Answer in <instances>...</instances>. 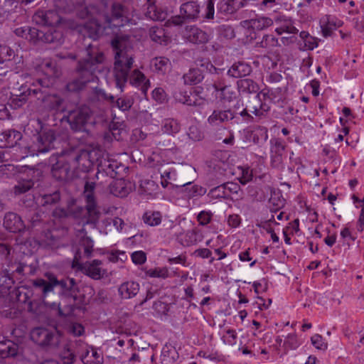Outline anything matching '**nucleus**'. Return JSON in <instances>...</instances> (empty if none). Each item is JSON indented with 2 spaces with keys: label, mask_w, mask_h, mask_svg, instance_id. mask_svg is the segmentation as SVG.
Segmentation results:
<instances>
[{
  "label": "nucleus",
  "mask_w": 364,
  "mask_h": 364,
  "mask_svg": "<svg viewBox=\"0 0 364 364\" xmlns=\"http://www.w3.org/2000/svg\"><path fill=\"white\" fill-rule=\"evenodd\" d=\"M79 16L88 19L85 29L87 36L94 40L102 35L107 28L121 27L128 21L125 7L111 0H101L99 6H86L80 11Z\"/></svg>",
  "instance_id": "obj_1"
},
{
  "label": "nucleus",
  "mask_w": 364,
  "mask_h": 364,
  "mask_svg": "<svg viewBox=\"0 0 364 364\" xmlns=\"http://www.w3.org/2000/svg\"><path fill=\"white\" fill-rule=\"evenodd\" d=\"M112 46L115 53L114 75L116 87L123 91V87L129 79L131 85L141 87L142 92L146 93L150 83L144 73L136 69L129 77V72L134 63L129 38L127 36H117L112 41Z\"/></svg>",
  "instance_id": "obj_2"
},
{
  "label": "nucleus",
  "mask_w": 364,
  "mask_h": 364,
  "mask_svg": "<svg viewBox=\"0 0 364 364\" xmlns=\"http://www.w3.org/2000/svg\"><path fill=\"white\" fill-rule=\"evenodd\" d=\"M105 57L102 50L94 45L88 44L83 58L78 61L76 68L77 77L66 85V90L78 92L85 89L87 84L97 79V73L103 69Z\"/></svg>",
  "instance_id": "obj_3"
},
{
  "label": "nucleus",
  "mask_w": 364,
  "mask_h": 364,
  "mask_svg": "<svg viewBox=\"0 0 364 364\" xmlns=\"http://www.w3.org/2000/svg\"><path fill=\"white\" fill-rule=\"evenodd\" d=\"M43 87L31 88L30 85L23 83L18 86V82L11 88V103L14 107H21L29 98L33 97L41 100L43 107L47 110L54 112H61L65 110V101L57 94H46Z\"/></svg>",
  "instance_id": "obj_4"
},
{
  "label": "nucleus",
  "mask_w": 364,
  "mask_h": 364,
  "mask_svg": "<svg viewBox=\"0 0 364 364\" xmlns=\"http://www.w3.org/2000/svg\"><path fill=\"white\" fill-rule=\"evenodd\" d=\"M46 275L48 279V282L43 279H37L33 282L34 288L39 290L43 296H46L48 294L53 291L55 287L59 286L61 287L63 294L71 297L74 301L77 300L78 288L75 279L66 278L58 280L51 273H48Z\"/></svg>",
  "instance_id": "obj_5"
},
{
  "label": "nucleus",
  "mask_w": 364,
  "mask_h": 364,
  "mask_svg": "<svg viewBox=\"0 0 364 364\" xmlns=\"http://www.w3.org/2000/svg\"><path fill=\"white\" fill-rule=\"evenodd\" d=\"M270 111V106L260 99V93L248 100L245 107L240 111L237 109V115L240 117V122L249 124L256 122V119L265 117Z\"/></svg>",
  "instance_id": "obj_6"
},
{
  "label": "nucleus",
  "mask_w": 364,
  "mask_h": 364,
  "mask_svg": "<svg viewBox=\"0 0 364 364\" xmlns=\"http://www.w3.org/2000/svg\"><path fill=\"white\" fill-rule=\"evenodd\" d=\"M1 271L5 277L10 280V286L15 284L16 282H21L27 277L34 274L36 268L32 264H27L17 260H9V262H2Z\"/></svg>",
  "instance_id": "obj_7"
},
{
  "label": "nucleus",
  "mask_w": 364,
  "mask_h": 364,
  "mask_svg": "<svg viewBox=\"0 0 364 364\" xmlns=\"http://www.w3.org/2000/svg\"><path fill=\"white\" fill-rule=\"evenodd\" d=\"M68 353L67 363H73L76 356H79L84 364H101L102 360V358L96 349L88 346L81 341L75 343L74 352L69 351Z\"/></svg>",
  "instance_id": "obj_8"
},
{
  "label": "nucleus",
  "mask_w": 364,
  "mask_h": 364,
  "mask_svg": "<svg viewBox=\"0 0 364 364\" xmlns=\"http://www.w3.org/2000/svg\"><path fill=\"white\" fill-rule=\"evenodd\" d=\"M30 336L34 343L47 349L56 348L60 343V336L55 330L38 327L31 331Z\"/></svg>",
  "instance_id": "obj_9"
},
{
  "label": "nucleus",
  "mask_w": 364,
  "mask_h": 364,
  "mask_svg": "<svg viewBox=\"0 0 364 364\" xmlns=\"http://www.w3.org/2000/svg\"><path fill=\"white\" fill-rule=\"evenodd\" d=\"M231 121L232 123H239L240 117L237 115V109H235L226 107H216L207 119V123L213 127L225 124Z\"/></svg>",
  "instance_id": "obj_10"
},
{
  "label": "nucleus",
  "mask_w": 364,
  "mask_h": 364,
  "mask_svg": "<svg viewBox=\"0 0 364 364\" xmlns=\"http://www.w3.org/2000/svg\"><path fill=\"white\" fill-rule=\"evenodd\" d=\"M200 8L197 1H188L181 5L180 14L172 17L171 23L179 26L186 22L196 21L200 18Z\"/></svg>",
  "instance_id": "obj_11"
},
{
  "label": "nucleus",
  "mask_w": 364,
  "mask_h": 364,
  "mask_svg": "<svg viewBox=\"0 0 364 364\" xmlns=\"http://www.w3.org/2000/svg\"><path fill=\"white\" fill-rule=\"evenodd\" d=\"M95 186V184L92 182H86L85 184L83 196L86 201L85 210L87 215V224H96L100 217V212L97 209V203L94 196Z\"/></svg>",
  "instance_id": "obj_12"
},
{
  "label": "nucleus",
  "mask_w": 364,
  "mask_h": 364,
  "mask_svg": "<svg viewBox=\"0 0 364 364\" xmlns=\"http://www.w3.org/2000/svg\"><path fill=\"white\" fill-rule=\"evenodd\" d=\"M90 114L91 110L90 107L82 105L70 110L65 117L73 130L81 131L87 122Z\"/></svg>",
  "instance_id": "obj_13"
},
{
  "label": "nucleus",
  "mask_w": 364,
  "mask_h": 364,
  "mask_svg": "<svg viewBox=\"0 0 364 364\" xmlns=\"http://www.w3.org/2000/svg\"><path fill=\"white\" fill-rule=\"evenodd\" d=\"M274 24L273 19L264 16H256L255 18L242 21L240 25L247 30V36L250 40L257 38V31H261Z\"/></svg>",
  "instance_id": "obj_14"
},
{
  "label": "nucleus",
  "mask_w": 364,
  "mask_h": 364,
  "mask_svg": "<svg viewBox=\"0 0 364 364\" xmlns=\"http://www.w3.org/2000/svg\"><path fill=\"white\" fill-rule=\"evenodd\" d=\"M55 142V132L52 129L42 132L36 136V141L31 146V153L38 154L46 153L54 149Z\"/></svg>",
  "instance_id": "obj_15"
},
{
  "label": "nucleus",
  "mask_w": 364,
  "mask_h": 364,
  "mask_svg": "<svg viewBox=\"0 0 364 364\" xmlns=\"http://www.w3.org/2000/svg\"><path fill=\"white\" fill-rule=\"evenodd\" d=\"M199 87L192 88L190 91L179 90L174 93L175 100L183 105L202 108L206 103V100L200 96Z\"/></svg>",
  "instance_id": "obj_16"
},
{
  "label": "nucleus",
  "mask_w": 364,
  "mask_h": 364,
  "mask_svg": "<svg viewBox=\"0 0 364 364\" xmlns=\"http://www.w3.org/2000/svg\"><path fill=\"white\" fill-rule=\"evenodd\" d=\"M52 215L55 220L65 223L72 218H85V223L87 218L86 211L82 207L68 204L66 208L56 207L52 212Z\"/></svg>",
  "instance_id": "obj_17"
},
{
  "label": "nucleus",
  "mask_w": 364,
  "mask_h": 364,
  "mask_svg": "<svg viewBox=\"0 0 364 364\" xmlns=\"http://www.w3.org/2000/svg\"><path fill=\"white\" fill-rule=\"evenodd\" d=\"M124 166L117 160L111 158H102L98 160L97 177L101 174L102 176H109L114 178L119 176Z\"/></svg>",
  "instance_id": "obj_18"
},
{
  "label": "nucleus",
  "mask_w": 364,
  "mask_h": 364,
  "mask_svg": "<svg viewBox=\"0 0 364 364\" xmlns=\"http://www.w3.org/2000/svg\"><path fill=\"white\" fill-rule=\"evenodd\" d=\"M26 197L28 198L23 200L25 205L31 207L36 203L46 209H50L60 201V193L58 191H55L51 193L41 194L37 197L33 196H26Z\"/></svg>",
  "instance_id": "obj_19"
},
{
  "label": "nucleus",
  "mask_w": 364,
  "mask_h": 364,
  "mask_svg": "<svg viewBox=\"0 0 364 364\" xmlns=\"http://www.w3.org/2000/svg\"><path fill=\"white\" fill-rule=\"evenodd\" d=\"M270 159L272 167L282 169L284 168L285 155V145L279 139L270 140Z\"/></svg>",
  "instance_id": "obj_20"
},
{
  "label": "nucleus",
  "mask_w": 364,
  "mask_h": 364,
  "mask_svg": "<svg viewBox=\"0 0 364 364\" xmlns=\"http://www.w3.org/2000/svg\"><path fill=\"white\" fill-rule=\"evenodd\" d=\"M183 37L193 44H204L209 41L208 34L196 26H187L183 31Z\"/></svg>",
  "instance_id": "obj_21"
},
{
  "label": "nucleus",
  "mask_w": 364,
  "mask_h": 364,
  "mask_svg": "<svg viewBox=\"0 0 364 364\" xmlns=\"http://www.w3.org/2000/svg\"><path fill=\"white\" fill-rule=\"evenodd\" d=\"M275 26V32L277 35L282 36L284 33L296 34L299 30L294 26V22L284 15H279L273 20Z\"/></svg>",
  "instance_id": "obj_22"
},
{
  "label": "nucleus",
  "mask_w": 364,
  "mask_h": 364,
  "mask_svg": "<svg viewBox=\"0 0 364 364\" xmlns=\"http://www.w3.org/2000/svg\"><path fill=\"white\" fill-rule=\"evenodd\" d=\"M3 225L7 230L14 233L21 232L26 228L21 217L14 212H8L4 215Z\"/></svg>",
  "instance_id": "obj_23"
},
{
  "label": "nucleus",
  "mask_w": 364,
  "mask_h": 364,
  "mask_svg": "<svg viewBox=\"0 0 364 364\" xmlns=\"http://www.w3.org/2000/svg\"><path fill=\"white\" fill-rule=\"evenodd\" d=\"M60 16L53 10H38L33 16V21L38 25L53 26L60 22Z\"/></svg>",
  "instance_id": "obj_24"
},
{
  "label": "nucleus",
  "mask_w": 364,
  "mask_h": 364,
  "mask_svg": "<svg viewBox=\"0 0 364 364\" xmlns=\"http://www.w3.org/2000/svg\"><path fill=\"white\" fill-rule=\"evenodd\" d=\"M147 4L145 13L147 18L153 21H164L170 11L167 8H162L156 4L159 0H145Z\"/></svg>",
  "instance_id": "obj_25"
},
{
  "label": "nucleus",
  "mask_w": 364,
  "mask_h": 364,
  "mask_svg": "<svg viewBox=\"0 0 364 364\" xmlns=\"http://www.w3.org/2000/svg\"><path fill=\"white\" fill-rule=\"evenodd\" d=\"M38 41L53 43L58 46L63 43V35L60 31L55 28H48L46 31L39 30Z\"/></svg>",
  "instance_id": "obj_26"
},
{
  "label": "nucleus",
  "mask_w": 364,
  "mask_h": 364,
  "mask_svg": "<svg viewBox=\"0 0 364 364\" xmlns=\"http://www.w3.org/2000/svg\"><path fill=\"white\" fill-rule=\"evenodd\" d=\"M22 139V134L16 129H7L0 133V147L11 148L16 146Z\"/></svg>",
  "instance_id": "obj_27"
},
{
  "label": "nucleus",
  "mask_w": 364,
  "mask_h": 364,
  "mask_svg": "<svg viewBox=\"0 0 364 364\" xmlns=\"http://www.w3.org/2000/svg\"><path fill=\"white\" fill-rule=\"evenodd\" d=\"M242 6V0H218L217 3L218 14L225 16L235 14Z\"/></svg>",
  "instance_id": "obj_28"
},
{
  "label": "nucleus",
  "mask_w": 364,
  "mask_h": 364,
  "mask_svg": "<svg viewBox=\"0 0 364 364\" xmlns=\"http://www.w3.org/2000/svg\"><path fill=\"white\" fill-rule=\"evenodd\" d=\"M140 285L134 281H127L118 287V294L122 299H130L137 295Z\"/></svg>",
  "instance_id": "obj_29"
},
{
  "label": "nucleus",
  "mask_w": 364,
  "mask_h": 364,
  "mask_svg": "<svg viewBox=\"0 0 364 364\" xmlns=\"http://www.w3.org/2000/svg\"><path fill=\"white\" fill-rule=\"evenodd\" d=\"M75 168L83 172H88L93 166L92 152L87 150H81L75 157Z\"/></svg>",
  "instance_id": "obj_30"
},
{
  "label": "nucleus",
  "mask_w": 364,
  "mask_h": 364,
  "mask_svg": "<svg viewBox=\"0 0 364 364\" xmlns=\"http://www.w3.org/2000/svg\"><path fill=\"white\" fill-rule=\"evenodd\" d=\"M321 23L322 34L325 38L331 36L334 30L341 27L343 25L342 21L331 15L324 16L321 19Z\"/></svg>",
  "instance_id": "obj_31"
},
{
  "label": "nucleus",
  "mask_w": 364,
  "mask_h": 364,
  "mask_svg": "<svg viewBox=\"0 0 364 364\" xmlns=\"http://www.w3.org/2000/svg\"><path fill=\"white\" fill-rule=\"evenodd\" d=\"M42 68L48 77L46 79H38L37 82L41 87L47 88L53 84L51 79L58 76V70L55 63L51 60L44 62L42 64Z\"/></svg>",
  "instance_id": "obj_32"
},
{
  "label": "nucleus",
  "mask_w": 364,
  "mask_h": 364,
  "mask_svg": "<svg viewBox=\"0 0 364 364\" xmlns=\"http://www.w3.org/2000/svg\"><path fill=\"white\" fill-rule=\"evenodd\" d=\"M16 299L18 303L27 304V309L30 312H34L33 309V302L31 297L33 296V290L26 286L17 287L14 291Z\"/></svg>",
  "instance_id": "obj_33"
},
{
  "label": "nucleus",
  "mask_w": 364,
  "mask_h": 364,
  "mask_svg": "<svg viewBox=\"0 0 364 364\" xmlns=\"http://www.w3.org/2000/svg\"><path fill=\"white\" fill-rule=\"evenodd\" d=\"M246 138L255 144L262 146L268 139V130L265 127L257 126L252 130L247 132Z\"/></svg>",
  "instance_id": "obj_34"
},
{
  "label": "nucleus",
  "mask_w": 364,
  "mask_h": 364,
  "mask_svg": "<svg viewBox=\"0 0 364 364\" xmlns=\"http://www.w3.org/2000/svg\"><path fill=\"white\" fill-rule=\"evenodd\" d=\"M252 73L251 65L244 61H238L232 64L228 70V75L235 78H242Z\"/></svg>",
  "instance_id": "obj_35"
},
{
  "label": "nucleus",
  "mask_w": 364,
  "mask_h": 364,
  "mask_svg": "<svg viewBox=\"0 0 364 364\" xmlns=\"http://www.w3.org/2000/svg\"><path fill=\"white\" fill-rule=\"evenodd\" d=\"M176 188L181 189V192L184 194V196L188 198L195 196H203L206 193V188L193 184L191 182H187L180 185H176Z\"/></svg>",
  "instance_id": "obj_36"
},
{
  "label": "nucleus",
  "mask_w": 364,
  "mask_h": 364,
  "mask_svg": "<svg viewBox=\"0 0 364 364\" xmlns=\"http://www.w3.org/2000/svg\"><path fill=\"white\" fill-rule=\"evenodd\" d=\"M151 70L158 75H164L171 68V63L166 57H156L150 62Z\"/></svg>",
  "instance_id": "obj_37"
},
{
  "label": "nucleus",
  "mask_w": 364,
  "mask_h": 364,
  "mask_svg": "<svg viewBox=\"0 0 364 364\" xmlns=\"http://www.w3.org/2000/svg\"><path fill=\"white\" fill-rule=\"evenodd\" d=\"M102 262L99 259H94L90 262H86L81 266V269L84 274L93 279H100L102 274L100 265Z\"/></svg>",
  "instance_id": "obj_38"
},
{
  "label": "nucleus",
  "mask_w": 364,
  "mask_h": 364,
  "mask_svg": "<svg viewBox=\"0 0 364 364\" xmlns=\"http://www.w3.org/2000/svg\"><path fill=\"white\" fill-rule=\"evenodd\" d=\"M18 345L9 339L0 341V358L14 357L18 354Z\"/></svg>",
  "instance_id": "obj_39"
},
{
  "label": "nucleus",
  "mask_w": 364,
  "mask_h": 364,
  "mask_svg": "<svg viewBox=\"0 0 364 364\" xmlns=\"http://www.w3.org/2000/svg\"><path fill=\"white\" fill-rule=\"evenodd\" d=\"M14 33L18 37H21L28 41L36 43L38 41L39 30L29 26H23L16 28L14 30Z\"/></svg>",
  "instance_id": "obj_40"
},
{
  "label": "nucleus",
  "mask_w": 364,
  "mask_h": 364,
  "mask_svg": "<svg viewBox=\"0 0 364 364\" xmlns=\"http://www.w3.org/2000/svg\"><path fill=\"white\" fill-rule=\"evenodd\" d=\"M237 86L238 92L242 94L257 93L259 89L257 83L249 78L239 80Z\"/></svg>",
  "instance_id": "obj_41"
},
{
  "label": "nucleus",
  "mask_w": 364,
  "mask_h": 364,
  "mask_svg": "<svg viewBox=\"0 0 364 364\" xmlns=\"http://www.w3.org/2000/svg\"><path fill=\"white\" fill-rule=\"evenodd\" d=\"M299 38L304 43L303 45L298 43L299 49L301 50H312L318 46V39L311 36L308 31H301Z\"/></svg>",
  "instance_id": "obj_42"
},
{
  "label": "nucleus",
  "mask_w": 364,
  "mask_h": 364,
  "mask_svg": "<svg viewBox=\"0 0 364 364\" xmlns=\"http://www.w3.org/2000/svg\"><path fill=\"white\" fill-rule=\"evenodd\" d=\"M204 78L203 72L199 68H191L188 73L183 76L184 83L186 85H196L200 83Z\"/></svg>",
  "instance_id": "obj_43"
},
{
  "label": "nucleus",
  "mask_w": 364,
  "mask_h": 364,
  "mask_svg": "<svg viewBox=\"0 0 364 364\" xmlns=\"http://www.w3.org/2000/svg\"><path fill=\"white\" fill-rule=\"evenodd\" d=\"M181 124L177 119L167 118L162 121L161 131L167 134H175L179 132Z\"/></svg>",
  "instance_id": "obj_44"
},
{
  "label": "nucleus",
  "mask_w": 364,
  "mask_h": 364,
  "mask_svg": "<svg viewBox=\"0 0 364 364\" xmlns=\"http://www.w3.org/2000/svg\"><path fill=\"white\" fill-rule=\"evenodd\" d=\"M277 46H280L278 38L270 34L264 35L262 40L257 42L255 45L256 48H264L267 50H271Z\"/></svg>",
  "instance_id": "obj_45"
},
{
  "label": "nucleus",
  "mask_w": 364,
  "mask_h": 364,
  "mask_svg": "<svg viewBox=\"0 0 364 364\" xmlns=\"http://www.w3.org/2000/svg\"><path fill=\"white\" fill-rule=\"evenodd\" d=\"M268 191H270V198L269 202L275 210L282 208L284 205V199L282 197L280 190L276 188H272L269 186L267 187Z\"/></svg>",
  "instance_id": "obj_46"
},
{
  "label": "nucleus",
  "mask_w": 364,
  "mask_h": 364,
  "mask_svg": "<svg viewBox=\"0 0 364 364\" xmlns=\"http://www.w3.org/2000/svg\"><path fill=\"white\" fill-rule=\"evenodd\" d=\"M227 200H237L240 198V186L238 183L234 182L223 183Z\"/></svg>",
  "instance_id": "obj_47"
},
{
  "label": "nucleus",
  "mask_w": 364,
  "mask_h": 364,
  "mask_svg": "<svg viewBox=\"0 0 364 364\" xmlns=\"http://www.w3.org/2000/svg\"><path fill=\"white\" fill-rule=\"evenodd\" d=\"M206 198L210 202L215 200H227L223 183L213 187L207 193Z\"/></svg>",
  "instance_id": "obj_48"
},
{
  "label": "nucleus",
  "mask_w": 364,
  "mask_h": 364,
  "mask_svg": "<svg viewBox=\"0 0 364 364\" xmlns=\"http://www.w3.org/2000/svg\"><path fill=\"white\" fill-rule=\"evenodd\" d=\"M52 174L54 178L59 181L68 180L70 178V169L68 165H54L52 168Z\"/></svg>",
  "instance_id": "obj_49"
},
{
  "label": "nucleus",
  "mask_w": 364,
  "mask_h": 364,
  "mask_svg": "<svg viewBox=\"0 0 364 364\" xmlns=\"http://www.w3.org/2000/svg\"><path fill=\"white\" fill-rule=\"evenodd\" d=\"M149 36L153 41L159 44L167 41L166 31L162 27L152 26L149 29Z\"/></svg>",
  "instance_id": "obj_50"
},
{
  "label": "nucleus",
  "mask_w": 364,
  "mask_h": 364,
  "mask_svg": "<svg viewBox=\"0 0 364 364\" xmlns=\"http://www.w3.org/2000/svg\"><path fill=\"white\" fill-rule=\"evenodd\" d=\"M134 104V100L132 97L128 95H123L122 97L114 99L112 107H117L122 112L129 110Z\"/></svg>",
  "instance_id": "obj_51"
},
{
  "label": "nucleus",
  "mask_w": 364,
  "mask_h": 364,
  "mask_svg": "<svg viewBox=\"0 0 364 364\" xmlns=\"http://www.w3.org/2000/svg\"><path fill=\"white\" fill-rule=\"evenodd\" d=\"M143 220L150 226L158 225L161 222V214L159 211H146L143 215Z\"/></svg>",
  "instance_id": "obj_52"
},
{
  "label": "nucleus",
  "mask_w": 364,
  "mask_h": 364,
  "mask_svg": "<svg viewBox=\"0 0 364 364\" xmlns=\"http://www.w3.org/2000/svg\"><path fill=\"white\" fill-rule=\"evenodd\" d=\"M34 186L32 180H23L18 181L13 188V191L15 195H21L26 193L30 191Z\"/></svg>",
  "instance_id": "obj_53"
},
{
  "label": "nucleus",
  "mask_w": 364,
  "mask_h": 364,
  "mask_svg": "<svg viewBox=\"0 0 364 364\" xmlns=\"http://www.w3.org/2000/svg\"><path fill=\"white\" fill-rule=\"evenodd\" d=\"M216 97L222 100L231 102L237 97V93L230 84L218 94H216Z\"/></svg>",
  "instance_id": "obj_54"
},
{
  "label": "nucleus",
  "mask_w": 364,
  "mask_h": 364,
  "mask_svg": "<svg viewBox=\"0 0 364 364\" xmlns=\"http://www.w3.org/2000/svg\"><path fill=\"white\" fill-rule=\"evenodd\" d=\"M202 240V234L197 230H188L184 236L185 245L190 246Z\"/></svg>",
  "instance_id": "obj_55"
},
{
  "label": "nucleus",
  "mask_w": 364,
  "mask_h": 364,
  "mask_svg": "<svg viewBox=\"0 0 364 364\" xmlns=\"http://www.w3.org/2000/svg\"><path fill=\"white\" fill-rule=\"evenodd\" d=\"M187 134L188 138L193 141H200L204 138V134L198 125L190 126Z\"/></svg>",
  "instance_id": "obj_56"
},
{
  "label": "nucleus",
  "mask_w": 364,
  "mask_h": 364,
  "mask_svg": "<svg viewBox=\"0 0 364 364\" xmlns=\"http://www.w3.org/2000/svg\"><path fill=\"white\" fill-rule=\"evenodd\" d=\"M14 57V51L6 45L0 44V64L11 60Z\"/></svg>",
  "instance_id": "obj_57"
},
{
  "label": "nucleus",
  "mask_w": 364,
  "mask_h": 364,
  "mask_svg": "<svg viewBox=\"0 0 364 364\" xmlns=\"http://www.w3.org/2000/svg\"><path fill=\"white\" fill-rule=\"evenodd\" d=\"M10 280L5 278L1 269H0V297H4L9 294L11 287Z\"/></svg>",
  "instance_id": "obj_58"
},
{
  "label": "nucleus",
  "mask_w": 364,
  "mask_h": 364,
  "mask_svg": "<svg viewBox=\"0 0 364 364\" xmlns=\"http://www.w3.org/2000/svg\"><path fill=\"white\" fill-rule=\"evenodd\" d=\"M218 31L220 37L226 39H232L235 37L234 28L228 25H222L218 27Z\"/></svg>",
  "instance_id": "obj_59"
},
{
  "label": "nucleus",
  "mask_w": 364,
  "mask_h": 364,
  "mask_svg": "<svg viewBox=\"0 0 364 364\" xmlns=\"http://www.w3.org/2000/svg\"><path fill=\"white\" fill-rule=\"evenodd\" d=\"M215 1V0H207L205 1V8L204 14H203V18L206 20H212L214 18Z\"/></svg>",
  "instance_id": "obj_60"
},
{
  "label": "nucleus",
  "mask_w": 364,
  "mask_h": 364,
  "mask_svg": "<svg viewBox=\"0 0 364 364\" xmlns=\"http://www.w3.org/2000/svg\"><path fill=\"white\" fill-rule=\"evenodd\" d=\"M80 245L84 248V253L87 257H90L92 255L93 249V241L89 237H83L80 241Z\"/></svg>",
  "instance_id": "obj_61"
},
{
  "label": "nucleus",
  "mask_w": 364,
  "mask_h": 364,
  "mask_svg": "<svg viewBox=\"0 0 364 364\" xmlns=\"http://www.w3.org/2000/svg\"><path fill=\"white\" fill-rule=\"evenodd\" d=\"M11 251L12 247L10 245L8 244L0 243V255L4 259L3 262H9V260L13 259L11 257Z\"/></svg>",
  "instance_id": "obj_62"
},
{
  "label": "nucleus",
  "mask_w": 364,
  "mask_h": 364,
  "mask_svg": "<svg viewBox=\"0 0 364 364\" xmlns=\"http://www.w3.org/2000/svg\"><path fill=\"white\" fill-rule=\"evenodd\" d=\"M229 85L230 84L225 78L218 77L217 79L213 80L212 86L216 92V94H218Z\"/></svg>",
  "instance_id": "obj_63"
},
{
  "label": "nucleus",
  "mask_w": 364,
  "mask_h": 364,
  "mask_svg": "<svg viewBox=\"0 0 364 364\" xmlns=\"http://www.w3.org/2000/svg\"><path fill=\"white\" fill-rule=\"evenodd\" d=\"M311 341L313 346L318 349L325 350L327 348V344L323 341L322 336L319 334L314 335Z\"/></svg>",
  "instance_id": "obj_64"
}]
</instances>
